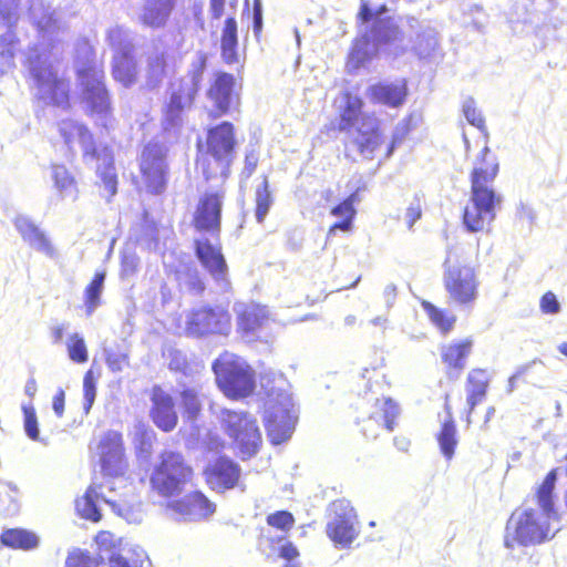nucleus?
Listing matches in <instances>:
<instances>
[{
  "mask_svg": "<svg viewBox=\"0 0 567 567\" xmlns=\"http://www.w3.org/2000/svg\"><path fill=\"white\" fill-rule=\"evenodd\" d=\"M213 370L219 389L228 398H245L255 389V374L247 362L230 352H225L214 362Z\"/></svg>",
  "mask_w": 567,
  "mask_h": 567,
  "instance_id": "obj_6",
  "label": "nucleus"
},
{
  "mask_svg": "<svg viewBox=\"0 0 567 567\" xmlns=\"http://www.w3.org/2000/svg\"><path fill=\"white\" fill-rule=\"evenodd\" d=\"M237 313L238 328L244 338L252 340L259 338V332L264 330L269 321V311L265 306L257 303H238L235 306Z\"/></svg>",
  "mask_w": 567,
  "mask_h": 567,
  "instance_id": "obj_20",
  "label": "nucleus"
},
{
  "mask_svg": "<svg viewBox=\"0 0 567 567\" xmlns=\"http://www.w3.org/2000/svg\"><path fill=\"white\" fill-rule=\"evenodd\" d=\"M151 417L155 425L165 432L172 431L177 424V414L171 394L159 386L152 390Z\"/></svg>",
  "mask_w": 567,
  "mask_h": 567,
  "instance_id": "obj_26",
  "label": "nucleus"
},
{
  "mask_svg": "<svg viewBox=\"0 0 567 567\" xmlns=\"http://www.w3.org/2000/svg\"><path fill=\"white\" fill-rule=\"evenodd\" d=\"M102 161L103 166H97V175L101 178L105 192L104 196L112 197L115 195L117 186L115 168L113 166L112 158L109 155H104Z\"/></svg>",
  "mask_w": 567,
  "mask_h": 567,
  "instance_id": "obj_45",
  "label": "nucleus"
},
{
  "mask_svg": "<svg viewBox=\"0 0 567 567\" xmlns=\"http://www.w3.org/2000/svg\"><path fill=\"white\" fill-rule=\"evenodd\" d=\"M146 559L145 551L138 546L125 545L116 555L109 557L110 567H143Z\"/></svg>",
  "mask_w": 567,
  "mask_h": 567,
  "instance_id": "obj_38",
  "label": "nucleus"
},
{
  "mask_svg": "<svg viewBox=\"0 0 567 567\" xmlns=\"http://www.w3.org/2000/svg\"><path fill=\"white\" fill-rule=\"evenodd\" d=\"M422 216V206L420 199H413L405 213V221L408 227L411 229L413 225L419 220Z\"/></svg>",
  "mask_w": 567,
  "mask_h": 567,
  "instance_id": "obj_60",
  "label": "nucleus"
},
{
  "mask_svg": "<svg viewBox=\"0 0 567 567\" xmlns=\"http://www.w3.org/2000/svg\"><path fill=\"white\" fill-rule=\"evenodd\" d=\"M65 567H99V561L87 553L76 549L68 556Z\"/></svg>",
  "mask_w": 567,
  "mask_h": 567,
  "instance_id": "obj_58",
  "label": "nucleus"
},
{
  "mask_svg": "<svg viewBox=\"0 0 567 567\" xmlns=\"http://www.w3.org/2000/svg\"><path fill=\"white\" fill-rule=\"evenodd\" d=\"M340 113V131L351 133L355 132L352 143L359 153L372 158L375 150L383 143L382 135L374 126L373 118L362 116V100L349 92L343 93L339 99Z\"/></svg>",
  "mask_w": 567,
  "mask_h": 567,
  "instance_id": "obj_4",
  "label": "nucleus"
},
{
  "mask_svg": "<svg viewBox=\"0 0 567 567\" xmlns=\"http://www.w3.org/2000/svg\"><path fill=\"white\" fill-rule=\"evenodd\" d=\"M76 72L80 84L83 89V101L86 110L95 121L104 127H107L112 115L111 103L107 91L104 86V74L95 65L76 62Z\"/></svg>",
  "mask_w": 567,
  "mask_h": 567,
  "instance_id": "obj_9",
  "label": "nucleus"
},
{
  "mask_svg": "<svg viewBox=\"0 0 567 567\" xmlns=\"http://www.w3.org/2000/svg\"><path fill=\"white\" fill-rule=\"evenodd\" d=\"M462 111L466 121L471 125L480 128L481 131L485 130L484 117L482 113L476 109L475 101L472 97H468L463 102Z\"/></svg>",
  "mask_w": 567,
  "mask_h": 567,
  "instance_id": "obj_55",
  "label": "nucleus"
},
{
  "mask_svg": "<svg viewBox=\"0 0 567 567\" xmlns=\"http://www.w3.org/2000/svg\"><path fill=\"white\" fill-rule=\"evenodd\" d=\"M18 489L11 483L0 482V515H14L18 509Z\"/></svg>",
  "mask_w": 567,
  "mask_h": 567,
  "instance_id": "obj_49",
  "label": "nucleus"
},
{
  "mask_svg": "<svg viewBox=\"0 0 567 567\" xmlns=\"http://www.w3.org/2000/svg\"><path fill=\"white\" fill-rule=\"evenodd\" d=\"M165 148L157 143H148L141 155L140 169L150 193L159 194L166 185Z\"/></svg>",
  "mask_w": 567,
  "mask_h": 567,
  "instance_id": "obj_15",
  "label": "nucleus"
},
{
  "mask_svg": "<svg viewBox=\"0 0 567 567\" xmlns=\"http://www.w3.org/2000/svg\"><path fill=\"white\" fill-rule=\"evenodd\" d=\"M240 475L239 466L231 460L220 457L205 471L206 482L212 489L223 492L236 486Z\"/></svg>",
  "mask_w": 567,
  "mask_h": 567,
  "instance_id": "obj_28",
  "label": "nucleus"
},
{
  "mask_svg": "<svg viewBox=\"0 0 567 567\" xmlns=\"http://www.w3.org/2000/svg\"><path fill=\"white\" fill-rule=\"evenodd\" d=\"M297 414L291 394L280 388L272 389L265 403V426L272 444L288 440L295 429Z\"/></svg>",
  "mask_w": 567,
  "mask_h": 567,
  "instance_id": "obj_7",
  "label": "nucleus"
},
{
  "mask_svg": "<svg viewBox=\"0 0 567 567\" xmlns=\"http://www.w3.org/2000/svg\"><path fill=\"white\" fill-rule=\"evenodd\" d=\"M181 400L188 417H196L202 406L199 392L195 388H186L181 392Z\"/></svg>",
  "mask_w": 567,
  "mask_h": 567,
  "instance_id": "obj_52",
  "label": "nucleus"
},
{
  "mask_svg": "<svg viewBox=\"0 0 567 567\" xmlns=\"http://www.w3.org/2000/svg\"><path fill=\"white\" fill-rule=\"evenodd\" d=\"M99 454L103 473L110 477L124 475L127 464L124 458L122 435L115 431L107 432L99 444Z\"/></svg>",
  "mask_w": 567,
  "mask_h": 567,
  "instance_id": "obj_18",
  "label": "nucleus"
},
{
  "mask_svg": "<svg viewBox=\"0 0 567 567\" xmlns=\"http://www.w3.org/2000/svg\"><path fill=\"white\" fill-rule=\"evenodd\" d=\"M28 61L37 99L44 105L66 110L70 106V85L60 72V64L48 53L30 55Z\"/></svg>",
  "mask_w": 567,
  "mask_h": 567,
  "instance_id": "obj_2",
  "label": "nucleus"
},
{
  "mask_svg": "<svg viewBox=\"0 0 567 567\" xmlns=\"http://www.w3.org/2000/svg\"><path fill=\"white\" fill-rule=\"evenodd\" d=\"M187 95L177 89H173L169 101L165 110V128H173L181 124L182 115L186 107H188L194 99L186 100Z\"/></svg>",
  "mask_w": 567,
  "mask_h": 567,
  "instance_id": "obj_35",
  "label": "nucleus"
},
{
  "mask_svg": "<svg viewBox=\"0 0 567 567\" xmlns=\"http://www.w3.org/2000/svg\"><path fill=\"white\" fill-rule=\"evenodd\" d=\"M154 441V432L148 429L145 424L138 423L135 426L134 443L136 447L142 452L148 454L152 449Z\"/></svg>",
  "mask_w": 567,
  "mask_h": 567,
  "instance_id": "obj_53",
  "label": "nucleus"
},
{
  "mask_svg": "<svg viewBox=\"0 0 567 567\" xmlns=\"http://www.w3.org/2000/svg\"><path fill=\"white\" fill-rule=\"evenodd\" d=\"M22 411L24 415V431L25 434L33 441H39V427L34 406L30 404H23Z\"/></svg>",
  "mask_w": 567,
  "mask_h": 567,
  "instance_id": "obj_56",
  "label": "nucleus"
},
{
  "mask_svg": "<svg viewBox=\"0 0 567 567\" xmlns=\"http://www.w3.org/2000/svg\"><path fill=\"white\" fill-rule=\"evenodd\" d=\"M498 173V162L485 142L484 147L473 162L471 173V188L475 189H494L492 183Z\"/></svg>",
  "mask_w": 567,
  "mask_h": 567,
  "instance_id": "obj_27",
  "label": "nucleus"
},
{
  "mask_svg": "<svg viewBox=\"0 0 567 567\" xmlns=\"http://www.w3.org/2000/svg\"><path fill=\"white\" fill-rule=\"evenodd\" d=\"M235 79L231 74L220 72L215 75L207 96L214 103L219 114H225L235 101Z\"/></svg>",
  "mask_w": 567,
  "mask_h": 567,
  "instance_id": "obj_29",
  "label": "nucleus"
},
{
  "mask_svg": "<svg viewBox=\"0 0 567 567\" xmlns=\"http://www.w3.org/2000/svg\"><path fill=\"white\" fill-rule=\"evenodd\" d=\"M17 7L18 0H0V16L10 22Z\"/></svg>",
  "mask_w": 567,
  "mask_h": 567,
  "instance_id": "obj_63",
  "label": "nucleus"
},
{
  "mask_svg": "<svg viewBox=\"0 0 567 567\" xmlns=\"http://www.w3.org/2000/svg\"><path fill=\"white\" fill-rule=\"evenodd\" d=\"M220 417L241 457L255 455L261 444V433L256 420L246 412L231 410H223Z\"/></svg>",
  "mask_w": 567,
  "mask_h": 567,
  "instance_id": "obj_12",
  "label": "nucleus"
},
{
  "mask_svg": "<svg viewBox=\"0 0 567 567\" xmlns=\"http://www.w3.org/2000/svg\"><path fill=\"white\" fill-rule=\"evenodd\" d=\"M444 286L450 298L457 305H472L477 298V274L471 265L460 260L455 247L447 248L444 262Z\"/></svg>",
  "mask_w": 567,
  "mask_h": 567,
  "instance_id": "obj_8",
  "label": "nucleus"
},
{
  "mask_svg": "<svg viewBox=\"0 0 567 567\" xmlns=\"http://www.w3.org/2000/svg\"><path fill=\"white\" fill-rule=\"evenodd\" d=\"M107 488L110 493L114 492L112 482H105L101 486L91 485L85 494L76 501V511L81 517L99 522L101 513L99 502L103 501L112 511L118 516L123 517L128 523H138L142 519V514L138 507L128 503L126 499H116L104 494L103 489Z\"/></svg>",
  "mask_w": 567,
  "mask_h": 567,
  "instance_id": "obj_11",
  "label": "nucleus"
},
{
  "mask_svg": "<svg viewBox=\"0 0 567 567\" xmlns=\"http://www.w3.org/2000/svg\"><path fill=\"white\" fill-rule=\"evenodd\" d=\"M267 523L278 530L287 532L293 526L295 518L291 513L279 511L268 515Z\"/></svg>",
  "mask_w": 567,
  "mask_h": 567,
  "instance_id": "obj_57",
  "label": "nucleus"
},
{
  "mask_svg": "<svg viewBox=\"0 0 567 567\" xmlns=\"http://www.w3.org/2000/svg\"><path fill=\"white\" fill-rule=\"evenodd\" d=\"M179 518L190 522H199L209 518L216 511V505L202 492H194L183 499L168 504Z\"/></svg>",
  "mask_w": 567,
  "mask_h": 567,
  "instance_id": "obj_19",
  "label": "nucleus"
},
{
  "mask_svg": "<svg viewBox=\"0 0 567 567\" xmlns=\"http://www.w3.org/2000/svg\"><path fill=\"white\" fill-rule=\"evenodd\" d=\"M12 224L22 240L33 250L50 258L55 256L51 239L30 217L19 214L12 219Z\"/></svg>",
  "mask_w": 567,
  "mask_h": 567,
  "instance_id": "obj_21",
  "label": "nucleus"
},
{
  "mask_svg": "<svg viewBox=\"0 0 567 567\" xmlns=\"http://www.w3.org/2000/svg\"><path fill=\"white\" fill-rule=\"evenodd\" d=\"M279 556L288 561H292L299 556V551L292 543L287 542L280 546Z\"/></svg>",
  "mask_w": 567,
  "mask_h": 567,
  "instance_id": "obj_64",
  "label": "nucleus"
},
{
  "mask_svg": "<svg viewBox=\"0 0 567 567\" xmlns=\"http://www.w3.org/2000/svg\"><path fill=\"white\" fill-rule=\"evenodd\" d=\"M237 22L234 18H228L221 33V55L226 63L237 61Z\"/></svg>",
  "mask_w": 567,
  "mask_h": 567,
  "instance_id": "obj_39",
  "label": "nucleus"
},
{
  "mask_svg": "<svg viewBox=\"0 0 567 567\" xmlns=\"http://www.w3.org/2000/svg\"><path fill=\"white\" fill-rule=\"evenodd\" d=\"M124 31L121 28L109 32V40L115 50L113 63V76L124 86H130L136 79V65L131 55L130 43H123Z\"/></svg>",
  "mask_w": 567,
  "mask_h": 567,
  "instance_id": "obj_17",
  "label": "nucleus"
},
{
  "mask_svg": "<svg viewBox=\"0 0 567 567\" xmlns=\"http://www.w3.org/2000/svg\"><path fill=\"white\" fill-rule=\"evenodd\" d=\"M501 203L502 196L494 189L471 188V196L463 212V225L466 230H485L494 221Z\"/></svg>",
  "mask_w": 567,
  "mask_h": 567,
  "instance_id": "obj_13",
  "label": "nucleus"
},
{
  "mask_svg": "<svg viewBox=\"0 0 567 567\" xmlns=\"http://www.w3.org/2000/svg\"><path fill=\"white\" fill-rule=\"evenodd\" d=\"M59 131L69 148L72 150L75 145L81 147L85 161H93L96 157L92 134L84 125L68 118L60 122Z\"/></svg>",
  "mask_w": 567,
  "mask_h": 567,
  "instance_id": "obj_25",
  "label": "nucleus"
},
{
  "mask_svg": "<svg viewBox=\"0 0 567 567\" xmlns=\"http://www.w3.org/2000/svg\"><path fill=\"white\" fill-rule=\"evenodd\" d=\"M473 341L464 339L443 346L441 348L442 361L450 370H456V378L460 372L465 368V360L472 351Z\"/></svg>",
  "mask_w": 567,
  "mask_h": 567,
  "instance_id": "obj_32",
  "label": "nucleus"
},
{
  "mask_svg": "<svg viewBox=\"0 0 567 567\" xmlns=\"http://www.w3.org/2000/svg\"><path fill=\"white\" fill-rule=\"evenodd\" d=\"M167 55L163 51H155L148 56V82L156 85L167 72Z\"/></svg>",
  "mask_w": 567,
  "mask_h": 567,
  "instance_id": "obj_47",
  "label": "nucleus"
},
{
  "mask_svg": "<svg viewBox=\"0 0 567 567\" xmlns=\"http://www.w3.org/2000/svg\"><path fill=\"white\" fill-rule=\"evenodd\" d=\"M184 331L189 337L227 334L230 330V316L221 308L197 307L185 313Z\"/></svg>",
  "mask_w": 567,
  "mask_h": 567,
  "instance_id": "obj_14",
  "label": "nucleus"
},
{
  "mask_svg": "<svg viewBox=\"0 0 567 567\" xmlns=\"http://www.w3.org/2000/svg\"><path fill=\"white\" fill-rule=\"evenodd\" d=\"M105 274L96 272L84 292L86 316H91L101 305V295L104 288Z\"/></svg>",
  "mask_w": 567,
  "mask_h": 567,
  "instance_id": "obj_43",
  "label": "nucleus"
},
{
  "mask_svg": "<svg viewBox=\"0 0 567 567\" xmlns=\"http://www.w3.org/2000/svg\"><path fill=\"white\" fill-rule=\"evenodd\" d=\"M206 61V54L198 52L195 60L192 62L188 74L182 79L177 90L187 95L186 100L195 99L203 81Z\"/></svg>",
  "mask_w": 567,
  "mask_h": 567,
  "instance_id": "obj_33",
  "label": "nucleus"
},
{
  "mask_svg": "<svg viewBox=\"0 0 567 567\" xmlns=\"http://www.w3.org/2000/svg\"><path fill=\"white\" fill-rule=\"evenodd\" d=\"M96 398V382L93 372L89 370L83 379V410L89 414Z\"/></svg>",
  "mask_w": 567,
  "mask_h": 567,
  "instance_id": "obj_54",
  "label": "nucleus"
},
{
  "mask_svg": "<svg viewBox=\"0 0 567 567\" xmlns=\"http://www.w3.org/2000/svg\"><path fill=\"white\" fill-rule=\"evenodd\" d=\"M31 17L40 31L48 32L52 29L55 20L50 6H44L41 1H33L30 7Z\"/></svg>",
  "mask_w": 567,
  "mask_h": 567,
  "instance_id": "obj_48",
  "label": "nucleus"
},
{
  "mask_svg": "<svg viewBox=\"0 0 567 567\" xmlns=\"http://www.w3.org/2000/svg\"><path fill=\"white\" fill-rule=\"evenodd\" d=\"M332 511L336 516L327 526L328 536L337 547H349L359 535L354 509L348 502L337 501L332 504Z\"/></svg>",
  "mask_w": 567,
  "mask_h": 567,
  "instance_id": "obj_16",
  "label": "nucleus"
},
{
  "mask_svg": "<svg viewBox=\"0 0 567 567\" xmlns=\"http://www.w3.org/2000/svg\"><path fill=\"white\" fill-rule=\"evenodd\" d=\"M422 307L431 322L442 332L447 333L453 329L455 316L447 313L427 301L422 302Z\"/></svg>",
  "mask_w": 567,
  "mask_h": 567,
  "instance_id": "obj_44",
  "label": "nucleus"
},
{
  "mask_svg": "<svg viewBox=\"0 0 567 567\" xmlns=\"http://www.w3.org/2000/svg\"><path fill=\"white\" fill-rule=\"evenodd\" d=\"M234 127L223 122L207 133L205 145L198 144L197 168L206 179L220 177L225 179L234 159Z\"/></svg>",
  "mask_w": 567,
  "mask_h": 567,
  "instance_id": "obj_3",
  "label": "nucleus"
},
{
  "mask_svg": "<svg viewBox=\"0 0 567 567\" xmlns=\"http://www.w3.org/2000/svg\"><path fill=\"white\" fill-rule=\"evenodd\" d=\"M369 94L372 101L396 107L401 105L406 95V86L402 81L394 83H379L370 86Z\"/></svg>",
  "mask_w": 567,
  "mask_h": 567,
  "instance_id": "obj_31",
  "label": "nucleus"
},
{
  "mask_svg": "<svg viewBox=\"0 0 567 567\" xmlns=\"http://www.w3.org/2000/svg\"><path fill=\"white\" fill-rule=\"evenodd\" d=\"M404 49V38L396 25L389 20H379L374 23L371 35H362L354 41L347 66L349 70L359 69L379 50L398 55Z\"/></svg>",
  "mask_w": 567,
  "mask_h": 567,
  "instance_id": "obj_5",
  "label": "nucleus"
},
{
  "mask_svg": "<svg viewBox=\"0 0 567 567\" xmlns=\"http://www.w3.org/2000/svg\"><path fill=\"white\" fill-rule=\"evenodd\" d=\"M556 471H550L538 487L535 506L517 508L506 524L505 546H530L551 539L559 530L558 514L554 508L553 491Z\"/></svg>",
  "mask_w": 567,
  "mask_h": 567,
  "instance_id": "obj_1",
  "label": "nucleus"
},
{
  "mask_svg": "<svg viewBox=\"0 0 567 567\" xmlns=\"http://www.w3.org/2000/svg\"><path fill=\"white\" fill-rule=\"evenodd\" d=\"M196 254L203 266L210 272L219 287L223 290L228 289L227 266L220 252V247L212 244L208 239H197Z\"/></svg>",
  "mask_w": 567,
  "mask_h": 567,
  "instance_id": "obj_24",
  "label": "nucleus"
},
{
  "mask_svg": "<svg viewBox=\"0 0 567 567\" xmlns=\"http://www.w3.org/2000/svg\"><path fill=\"white\" fill-rule=\"evenodd\" d=\"M138 258L134 252H125L122 257V276L128 277L135 274Z\"/></svg>",
  "mask_w": 567,
  "mask_h": 567,
  "instance_id": "obj_61",
  "label": "nucleus"
},
{
  "mask_svg": "<svg viewBox=\"0 0 567 567\" xmlns=\"http://www.w3.org/2000/svg\"><path fill=\"white\" fill-rule=\"evenodd\" d=\"M354 204V195H351L338 206L333 207L331 210V215L334 217L341 218V221L333 224L329 229V235L336 233V230L349 231L351 229L352 219L355 215V209L353 207Z\"/></svg>",
  "mask_w": 567,
  "mask_h": 567,
  "instance_id": "obj_40",
  "label": "nucleus"
},
{
  "mask_svg": "<svg viewBox=\"0 0 567 567\" xmlns=\"http://www.w3.org/2000/svg\"><path fill=\"white\" fill-rule=\"evenodd\" d=\"M486 388L487 380L484 371L473 370L468 373L466 392L470 412H472L474 408L484 400Z\"/></svg>",
  "mask_w": 567,
  "mask_h": 567,
  "instance_id": "obj_37",
  "label": "nucleus"
},
{
  "mask_svg": "<svg viewBox=\"0 0 567 567\" xmlns=\"http://www.w3.org/2000/svg\"><path fill=\"white\" fill-rule=\"evenodd\" d=\"M168 367L174 371H185L186 369V357L181 351H171L169 352V362Z\"/></svg>",
  "mask_w": 567,
  "mask_h": 567,
  "instance_id": "obj_62",
  "label": "nucleus"
},
{
  "mask_svg": "<svg viewBox=\"0 0 567 567\" xmlns=\"http://www.w3.org/2000/svg\"><path fill=\"white\" fill-rule=\"evenodd\" d=\"M178 0H146L141 14L142 22L151 28L164 27Z\"/></svg>",
  "mask_w": 567,
  "mask_h": 567,
  "instance_id": "obj_30",
  "label": "nucleus"
},
{
  "mask_svg": "<svg viewBox=\"0 0 567 567\" xmlns=\"http://www.w3.org/2000/svg\"><path fill=\"white\" fill-rule=\"evenodd\" d=\"M224 194L206 193L198 202L195 212V226L199 230L219 233Z\"/></svg>",
  "mask_w": 567,
  "mask_h": 567,
  "instance_id": "obj_22",
  "label": "nucleus"
},
{
  "mask_svg": "<svg viewBox=\"0 0 567 567\" xmlns=\"http://www.w3.org/2000/svg\"><path fill=\"white\" fill-rule=\"evenodd\" d=\"M540 309L544 313L556 315L560 311V303L551 291L546 292L540 299Z\"/></svg>",
  "mask_w": 567,
  "mask_h": 567,
  "instance_id": "obj_59",
  "label": "nucleus"
},
{
  "mask_svg": "<svg viewBox=\"0 0 567 567\" xmlns=\"http://www.w3.org/2000/svg\"><path fill=\"white\" fill-rule=\"evenodd\" d=\"M51 178L62 199L70 198L75 200L78 198L79 189L76 181L64 165H52Z\"/></svg>",
  "mask_w": 567,
  "mask_h": 567,
  "instance_id": "obj_34",
  "label": "nucleus"
},
{
  "mask_svg": "<svg viewBox=\"0 0 567 567\" xmlns=\"http://www.w3.org/2000/svg\"><path fill=\"white\" fill-rule=\"evenodd\" d=\"M16 42L12 33L0 37V73H7L14 68Z\"/></svg>",
  "mask_w": 567,
  "mask_h": 567,
  "instance_id": "obj_46",
  "label": "nucleus"
},
{
  "mask_svg": "<svg viewBox=\"0 0 567 567\" xmlns=\"http://www.w3.org/2000/svg\"><path fill=\"white\" fill-rule=\"evenodd\" d=\"M437 441L444 457L451 460L457 445V439L456 426L450 413L449 419L443 422L441 432L437 435Z\"/></svg>",
  "mask_w": 567,
  "mask_h": 567,
  "instance_id": "obj_42",
  "label": "nucleus"
},
{
  "mask_svg": "<svg viewBox=\"0 0 567 567\" xmlns=\"http://www.w3.org/2000/svg\"><path fill=\"white\" fill-rule=\"evenodd\" d=\"M271 204L272 199L268 189V182L267 178H264L261 186L256 190V219L258 223L265 220Z\"/></svg>",
  "mask_w": 567,
  "mask_h": 567,
  "instance_id": "obj_50",
  "label": "nucleus"
},
{
  "mask_svg": "<svg viewBox=\"0 0 567 567\" xmlns=\"http://www.w3.org/2000/svg\"><path fill=\"white\" fill-rule=\"evenodd\" d=\"M400 409L391 399L377 400L369 417L363 422L362 431L367 437H377L380 430L393 431L394 420Z\"/></svg>",
  "mask_w": 567,
  "mask_h": 567,
  "instance_id": "obj_23",
  "label": "nucleus"
},
{
  "mask_svg": "<svg viewBox=\"0 0 567 567\" xmlns=\"http://www.w3.org/2000/svg\"><path fill=\"white\" fill-rule=\"evenodd\" d=\"M0 540L2 545L13 549L30 550L39 545V537L34 533L20 528L4 530Z\"/></svg>",
  "mask_w": 567,
  "mask_h": 567,
  "instance_id": "obj_36",
  "label": "nucleus"
},
{
  "mask_svg": "<svg viewBox=\"0 0 567 567\" xmlns=\"http://www.w3.org/2000/svg\"><path fill=\"white\" fill-rule=\"evenodd\" d=\"M66 349L69 358L76 363H84L87 361V350L84 339L79 333H73L66 341Z\"/></svg>",
  "mask_w": 567,
  "mask_h": 567,
  "instance_id": "obj_51",
  "label": "nucleus"
},
{
  "mask_svg": "<svg viewBox=\"0 0 567 567\" xmlns=\"http://www.w3.org/2000/svg\"><path fill=\"white\" fill-rule=\"evenodd\" d=\"M192 476V468L179 453L165 451L153 470L151 485L161 496L171 497L181 494Z\"/></svg>",
  "mask_w": 567,
  "mask_h": 567,
  "instance_id": "obj_10",
  "label": "nucleus"
},
{
  "mask_svg": "<svg viewBox=\"0 0 567 567\" xmlns=\"http://www.w3.org/2000/svg\"><path fill=\"white\" fill-rule=\"evenodd\" d=\"M95 543L99 548V557L101 561L107 560L112 554L121 551L127 543H124L122 538L115 537L114 534L103 530L100 532L95 537Z\"/></svg>",
  "mask_w": 567,
  "mask_h": 567,
  "instance_id": "obj_41",
  "label": "nucleus"
}]
</instances>
